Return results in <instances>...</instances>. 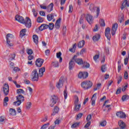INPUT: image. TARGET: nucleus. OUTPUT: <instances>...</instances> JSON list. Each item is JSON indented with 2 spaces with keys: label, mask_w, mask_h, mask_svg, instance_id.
<instances>
[{
  "label": "nucleus",
  "mask_w": 129,
  "mask_h": 129,
  "mask_svg": "<svg viewBox=\"0 0 129 129\" xmlns=\"http://www.w3.org/2000/svg\"><path fill=\"white\" fill-rule=\"evenodd\" d=\"M32 12L33 13V16H34V17L35 18H36L37 17V15L38 13H37V11H36V9H33L32 10Z\"/></svg>",
  "instance_id": "3c124183"
},
{
  "label": "nucleus",
  "mask_w": 129,
  "mask_h": 129,
  "mask_svg": "<svg viewBox=\"0 0 129 129\" xmlns=\"http://www.w3.org/2000/svg\"><path fill=\"white\" fill-rule=\"evenodd\" d=\"M105 36H106L108 40H110L111 37V35L110 34V28L107 27L105 31Z\"/></svg>",
  "instance_id": "f8f14e48"
},
{
  "label": "nucleus",
  "mask_w": 129,
  "mask_h": 129,
  "mask_svg": "<svg viewBox=\"0 0 129 129\" xmlns=\"http://www.w3.org/2000/svg\"><path fill=\"white\" fill-rule=\"evenodd\" d=\"M89 9L91 12H92V13H93L95 11V10H96V13H97L96 18H98V16H99V13H100V9H99L98 7H95L94 6V5L93 4H91L90 5Z\"/></svg>",
  "instance_id": "423d86ee"
},
{
  "label": "nucleus",
  "mask_w": 129,
  "mask_h": 129,
  "mask_svg": "<svg viewBox=\"0 0 129 129\" xmlns=\"http://www.w3.org/2000/svg\"><path fill=\"white\" fill-rule=\"evenodd\" d=\"M26 109H31V107H32V102H28L26 104Z\"/></svg>",
  "instance_id": "f704fd0d"
},
{
  "label": "nucleus",
  "mask_w": 129,
  "mask_h": 129,
  "mask_svg": "<svg viewBox=\"0 0 129 129\" xmlns=\"http://www.w3.org/2000/svg\"><path fill=\"white\" fill-rule=\"evenodd\" d=\"M54 7V5L53 3H51L46 8V11L48 13H50L53 11V8Z\"/></svg>",
  "instance_id": "412c9836"
},
{
  "label": "nucleus",
  "mask_w": 129,
  "mask_h": 129,
  "mask_svg": "<svg viewBox=\"0 0 129 129\" xmlns=\"http://www.w3.org/2000/svg\"><path fill=\"white\" fill-rule=\"evenodd\" d=\"M89 67H90V64H89V63L88 62H84L83 63V68H89Z\"/></svg>",
  "instance_id": "79ce46f5"
},
{
  "label": "nucleus",
  "mask_w": 129,
  "mask_h": 129,
  "mask_svg": "<svg viewBox=\"0 0 129 129\" xmlns=\"http://www.w3.org/2000/svg\"><path fill=\"white\" fill-rule=\"evenodd\" d=\"M91 117H92L91 115H88L86 118L87 121L88 122L90 121V119H91Z\"/></svg>",
  "instance_id": "052dcab7"
},
{
  "label": "nucleus",
  "mask_w": 129,
  "mask_h": 129,
  "mask_svg": "<svg viewBox=\"0 0 129 129\" xmlns=\"http://www.w3.org/2000/svg\"><path fill=\"white\" fill-rule=\"evenodd\" d=\"M27 88L29 92L27 94L28 96H32V94L33 93V89L32 88H31V87H28Z\"/></svg>",
  "instance_id": "2f4dec72"
},
{
  "label": "nucleus",
  "mask_w": 129,
  "mask_h": 129,
  "mask_svg": "<svg viewBox=\"0 0 129 129\" xmlns=\"http://www.w3.org/2000/svg\"><path fill=\"white\" fill-rule=\"evenodd\" d=\"M106 121L103 120L100 122V125H101V126H105V125H106Z\"/></svg>",
  "instance_id": "5fc2aeb1"
},
{
  "label": "nucleus",
  "mask_w": 129,
  "mask_h": 129,
  "mask_svg": "<svg viewBox=\"0 0 129 129\" xmlns=\"http://www.w3.org/2000/svg\"><path fill=\"white\" fill-rule=\"evenodd\" d=\"M17 100H18V101H21V102H23L24 100H25V99L24 98V96L22 95H19L16 97Z\"/></svg>",
  "instance_id": "a878e982"
},
{
  "label": "nucleus",
  "mask_w": 129,
  "mask_h": 129,
  "mask_svg": "<svg viewBox=\"0 0 129 129\" xmlns=\"http://www.w3.org/2000/svg\"><path fill=\"white\" fill-rule=\"evenodd\" d=\"M35 63L37 67H41L43 63H44V60L43 59L38 58L36 60Z\"/></svg>",
  "instance_id": "4468645a"
},
{
  "label": "nucleus",
  "mask_w": 129,
  "mask_h": 129,
  "mask_svg": "<svg viewBox=\"0 0 129 129\" xmlns=\"http://www.w3.org/2000/svg\"><path fill=\"white\" fill-rule=\"evenodd\" d=\"M40 7L41 9H42L43 10H47V6L43 5H40Z\"/></svg>",
  "instance_id": "0e129e2a"
},
{
  "label": "nucleus",
  "mask_w": 129,
  "mask_h": 129,
  "mask_svg": "<svg viewBox=\"0 0 129 129\" xmlns=\"http://www.w3.org/2000/svg\"><path fill=\"white\" fill-rule=\"evenodd\" d=\"M49 28V26L47 24H42L39 27V31H43L44 30H46V29H48Z\"/></svg>",
  "instance_id": "aec40b11"
},
{
  "label": "nucleus",
  "mask_w": 129,
  "mask_h": 129,
  "mask_svg": "<svg viewBox=\"0 0 129 129\" xmlns=\"http://www.w3.org/2000/svg\"><path fill=\"white\" fill-rule=\"evenodd\" d=\"M90 124H91V122L89 121L88 122L86 125L84 126L85 128H87L88 127H89Z\"/></svg>",
  "instance_id": "6e6d98bb"
},
{
  "label": "nucleus",
  "mask_w": 129,
  "mask_h": 129,
  "mask_svg": "<svg viewBox=\"0 0 129 129\" xmlns=\"http://www.w3.org/2000/svg\"><path fill=\"white\" fill-rule=\"evenodd\" d=\"M61 22V19L59 18L57 20H56L55 24V27L56 29H59L60 28V23Z\"/></svg>",
  "instance_id": "c85d7f7f"
},
{
  "label": "nucleus",
  "mask_w": 129,
  "mask_h": 129,
  "mask_svg": "<svg viewBox=\"0 0 129 129\" xmlns=\"http://www.w3.org/2000/svg\"><path fill=\"white\" fill-rule=\"evenodd\" d=\"M4 106H7V105H8V102L9 101V97H6L5 98H4Z\"/></svg>",
  "instance_id": "c9c22d12"
},
{
  "label": "nucleus",
  "mask_w": 129,
  "mask_h": 129,
  "mask_svg": "<svg viewBox=\"0 0 129 129\" xmlns=\"http://www.w3.org/2000/svg\"><path fill=\"white\" fill-rule=\"evenodd\" d=\"M73 12V6L72 5H70L69 13H71Z\"/></svg>",
  "instance_id": "13d9d810"
},
{
  "label": "nucleus",
  "mask_w": 129,
  "mask_h": 129,
  "mask_svg": "<svg viewBox=\"0 0 129 129\" xmlns=\"http://www.w3.org/2000/svg\"><path fill=\"white\" fill-rule=\"evenodd\" d=\"M57 101H58V97L57 96V95H53L51 96L50 106L53 107V106H54V105L57 103Z\"/></svg>",
  "instance_id": "0eeeda50"
},
{
  "label": "nucleus",
  "mask_w": 129,
  "mask_h": 129,
  "mask_svg": "<svg viewBox=\"0 0 129 129\" xmlns=\"http://www.w3.org/2000/svg\"><path fill=\"white\" fill-rule=\"evenodd\" d=\"M116 115L118 117H120V118H125V117H126V115L125 113L120 111L117 112L116 113Z\"/></svg>",
  "instance_id": "2eb2a0df"
},
{
  "label": "nucleus",
  "mask_w": 129,
  "mask_h": 129,
  "mask_svg": "<svg viewBox=\"0 0 129 129\" xmlns=\"http://www.w3.org/2000/svg\"><path fill=\"white\" fill-rule=\"evenodd\" d=\"M74 66H75V62L74 61L73 59H72L69 63V70H72V69L74 68Z\"/></svg>",
  "instance_id": "6ab92c4d"
},
{
  "label": "nucleus",
  "mask_w": 129,
  "mask_h": 129,
  "mask_svg": "<svg viewBox=\"0 0 129 129\" xmlns=\"http://www.w3.org/2000/svg\"><path fill=\"white\" fill-rule=\"evenodd\" d=\"M101 70L103 73L105 72V71H106V64H103L101 66Z\"/></svg>",
  "instance_id": "e433bc0d"
},
{
  "label": "nucleus",
  "mask_w": 129,
  "mask_h": 129,
  "mask_svg": "<svg viewBox=\"0 0 129 129\" xmlns=\"http://www.w3.org/2000/svg\"><path fill=\"white\" fill-rule=\"evenodd\" d=\"M79 56V52L77 53L76 55L74 56L73 58V61L78 64V65H81V64L83 63V60L82 58H77V56Z\"/></svg>",
  "instance_id": "39448f33"
},
{
  "label": "nucleus",
  "mask_w": 129,
  "mask_h": 129,
  "mask_svg": "<svg viewBox=\"0 0 129 129\" xmlns=\"http://www.w3.org/2000/svg\"><path fill=\"white\" fill-rule=\"evenodd\" d=\"M121 80H122V77H121V76H119L117 80L118 84H119V83L121 82Z\"/></svg>",
  "instance_id": "4d7b16f0"
},
{
  "label": "nucleus",
  "mask_w": 129,
  "mask_h": 129,
  "mask_svg": "<svg viewBox=\"0 0 129 129\" xmlns=\"http://www.w3.org/2000/svg\"><path fill=\"white\" fill-rule=\"evenodd\" d=\"M60 119H57L56 120H55L54 121V124H55V125H57V124H59L60 122Z\"/></svg>",
  "instance_id": "bf43d9fd"
},
{
  "label": "nucleus",
  "mask_w": 129,
  "mask_h": 129,
  "mask_svg": "<svg viewBox=\"0 0 129 129\" xmlns=\"http://www.w3.org/2000/svg\"><path fill=\"white\" fill-rule=\"evenodd\" d=\"M65 82V78L61 77L59 81L56 83V87L58 89L59 91H61L62 88L64 87V83Z\"/></svg>",
  "instance_id": "f03ea898"
},
{
  "label": "nucleus",
  "mask_w": 129,
  "mask_h": 129,
  "mask_svg": "<svg viewBox=\"0 0 129 129\" xmlns=\"http://www.w3.org/2000/svg\"><path fill=\"white\" fill-rule=\"evenodd\" d=\"M9 113L10 115L12 116H15V115H17V112H16V110L15 109L10 108L9 110Z\"/></svg>",
  "instance_id": "4be33fe9"
},
{
  "label": "nucleus",
  "mask_w": 129,
  "mask_h": 129,
  "mask_svg": "<svg viewBox=\"0 0 129 129\" xmlns=\"http://www.w3.org/2000/svg\"><path fill=\"white\" fill-rule=\"evenodd\" d=\"M5 120H6V118H5V117L4 116L0 117V123H4Z\"/></svg>",
  "instance_id": "09e8293b"
},
{
  "label": "nucleus",
  "mask_w": 129,
  "mask_h": 129,
  "mask_svg": "<svg viewBox=\"0 0 129 129\" xmlns=\"http://www.w3.org/2000/svg\"><path fill=\"white\" fill-rule=\"evenodd\" d=\"M6 45H7V46L8 47H13V46H14V43H12V40H6Z\"/></svg>",
  "instance_id": "72a5a7b5"
},
{
  "label": "nucleus",
  "mask_w": 129,
  "mask_h": 129,
  "mask_svg": "<svg viewBox=\"0 0 129 129\" xmlns=\"http://www.w3.org/2000/svg\"><path fill=\"white\" fill-rule=\"evenodd\" d=\"M51 65L54 68H58V67H59V62L57 60H54L52 62Z\"/></svg>",
  "instance_id": "393cba45"
},
{
  "label": "nucleus",
  "mask_w": 129,
  "mask_h": 129,
  "mask_svg": "<svg viewBox=\"0 0 129 129\" xmlns=\"http://www.w3.org/2000/svg\"><path fill=\"white\" fill-rule=\"evenodd\" d=\"M32 80L33 81H38L39 80V74H38V71L37 70H34L32 72Z\"/></svg>",
  "instance_id": "1a4fd4ad"
},
{
  "label": "nucleus",
  "mask_w": 129,
  "mask_h": 129,
  "mask_svg": "<svg viewBox=\"0 0 129 129\" xmlns=\"http://www.w3.org/2000/svg\"><path fill=\"white\" fill-rule=\"evenodd\" d=\"M118 27V24L117 23H114L113 24L111 30V34L112 36H114V35H115V33H116V30H117Z\"/></svg>",
  "instance_id": "9b49d317"
},
{
  "label": "nucleus",
  "mask_w": 129,
  "mask_h": 129,
  "mask_svg": "<svg viewBox=\"0 0 129 129\" xmlns=\"http://www.w3.org/2000/svg\"><path fill=\"white\" fill-rule=\"evenodd\" d=\"M53 111H55V112L58 113V112L59 111V108H58V107H55L53 110Z\"/></svg>",
  "instance_id": "774afa93"
},
{
  "label": "nucleus",
  "mask_w": 129,
  "mask_h": 129,
  "mask_svg": "<svg viewBox=\"0 0 129 129\" xmlns=\"http://www.w3.org/2000/svg\"><path fill=\"white\" fill-rule=\"evenodd\" d=\"M48 28H49V29L50 30H53V29H54V24L49 23L48 25Z\"/></svg>",
  "instance_id": "49530a36"
},
{
  "label": "nucleus",
  "mask_w": 129,
  "mask_h": 129,
  "mask_svg": "<svg viewBox=\"0 0 129 129\" xmlns=\"http://www.w3.org/2000/svg\"><path fill=\"white\" fill-rule=\"evenodd\" d=\"M119 126H120V128L124 129L125 128V123H124L123 121L120 120L118 122Z\"/></svg>",
  "instance_id": "5701e85b"
},
{
  "label": "nucleus",
  "mask_w": 129,
  "mask_h": 129,
  "mask_svg": "<svg viewBox=\"0 0 129 129\" xmlns=\"http://www.w3.org/2000/svg\"><path fill=\"white\" fill-rule=\"evenodd\" d=\"M100 87H101V84L100 83L98 84L97 85V87L94 89V91H96L98 89H100Z\"/></svg>",
  "instance_id": "864d4df0"
},
{
  "label": "nucleus",
  "mask_w": 129,
  "mask_h": 129,
  "mask_svg": "<svg viewBox=\"0 0 129 129\" xmlns=\"http://www.w3.org/2000/svg\"><path fill=\"white\" fill-rule=\"evenodd\" d=\"M92 39L94 42H96V41H98L100 39V35L99 34H96L93 37Z\"/></svg>",
  "instance_id": "c756f323"
},
{
  "label": "nucleus",
  "mask_w": 129,
  "mask_h": 129,
  "mask_svg": "<svg viewBox=\"0 0 129 129\" xmlns=\"http://www.w3.org/2000/svg\"><path fill=\"white\" fill-rule=\"evenodd\" d=\"M88 77V73L87 72H80L78 74V78L80 79H85Z\"/></svg>",
  "instance_id": "9d476101"
},
{
  "label": "nucleus",
  "mask_w": 129,
  "mask_h": 129,
  "mask_svg": "<svg viewBox=\"0 0 129 129\" xmlns=\"http://www.w3.org/2000/svg\"><path fill=\"white\" fill-rule=\"evenodd\" d=\"M26 52L28 55H32V54H33V50L30 48H27Z\"/></svg>",
  "instance_id": "a19ab883"
},
{
  "label": "nucleus",
  "mask_w": 129,
  "mask_h": 129,
  "mask_svg": "<svg viewBox=\"0 0 129 129\" xmlns=\"http://www.w3.org/2000/svg\"><path fill=\"white\" fill-rule=\"evenodd\" d=\"M48 120V116L45 115L44 117H42L41 119V122H45Z\"/></svg>",
  "instance_id": "ea45409f"
},
{
  "label": "nucleus",
  "mask_w": 129,
  "mask_h": 129,
  "mask_svg": "<svg viewBox=\"0 0 129 129\" xmlns=\"http://www.w3.org/2000/svg\"><path fill=\"white\" fill-rule=\"evenodd\" d=\"M124 19V17H123V15H121L118 19V21L120 23H122L123 20Z\"/></svg>",
  "instance_id": "de8ad7c7"
},
{
  "label": "nucleus",
  "mask_w": 129,
  "mask_h": 129,
  "mask_svg": "<svg viewBox=\"0 0 129 129\" xmlns=\"http://www.w3.org/2000/svg\"><path fill=\"white\" fill-rule=\"evenodd\" d=\"M3 90L5 95L7 96L9 94V92H10V87L9 86V84L8 83H5L4 84L3 86Z\"/></svg>",
  "instance_id": "6e6552de"
},
{
  "label": "nucleus",
  "mask_w": 129,
  "mask_h": 129,
  "mask_svg": "<svg viewBox=\"0 0 129 129\" xmlns=\"http://www.w3.org/2000/svg\"><path fill=\"white\" fill-rule=\"evenodd\" d=\"M100 26L102 27H104L105 26V23L104 22V20L103 19H101L100 21Z\"/></svg>",
  "instance_id": "603ef678"
},
{
  "label": "nucleus",
  "mask_w": 129,
  "mask_h": 129,
  "mask_svg": "<svg viewBox=\"0 0 129 129\" xmlns=\"http://www.w3.org/2000/svg\"><path fill=\"white\" fill-rule=\"evenodd\" d=\"M14 38H15V36L11 33H9L6 35V40H8V42H9V41H12Z\"/></svg>",
  "instance_id": "f3484780"
},
{
  "label": "nucleus",
  "mask_w": 129,
  "mask_h": 129,
  "mask_svg": "<svg viewBox=\"0 0 129 129\" xmlns=\"http://www.w3.org/2000/svg\"><path fill=\"white\" fill-rule=\"evenodd\" d=\"M47 19L49 22H51V20L54 19V15L53 14L48 15L47 16Z\"/></svg>",
  "instance_id": "473e14b6"
},
{
  "label": "nucleus",
  "mask_w": 129,
  "mask_h": 129,
  "mask_svg": "<svg viewBox=\"0 0 129 129\" xmlns=\"http://www.w3.org/2000/svg\"><path fill=\"white\" fill-rule=\"evenodd\" d=\"M124 77L125 79H127V78H128V74H127V72H125L124 74Z\"/></svg>",
  "instance_id": "69168bd1"
},
{
  "label": "nucleus",
  "mask_w": 129,
  "mask_h": 129,
  "mask_svg": "<svg viewBox=\"0 0 129 129\" xmlns=\"http://www.w3.org/2000/svg\"><path fill=\"white\" fill-rule=\"evenodd\" d=\"M61 55H62V53L61 52H57L56 53V57L58 59H59V63L62 62V61L63 60V58H62V57H61Z\"/></svg>",
  "instance_id": "bb28decb"
},
{
  "label": "nucleus",
  "mask_w": 129,
  "mask_h": 129,
  "mask_svg": "<svg viewBox=\"0 0 129 129\" xmlns=\"http://www.w3.org/2000/svg\"><path fill=\"white\" fill-rule=\"evenodd\" d=\"M49 125H50V123L48 122L47 123L44 124L41 127V129H46L48 127V126H49Z\"/></svg>",
  "instance_id": "37998d69"
},
{
  "label": "nucleus",
  "mask_w": 129,
  "mask_h": 129,
  "mask_svg": "<svg viewBox=\"0 0 129 129\" xmlns=\"http://www.w3.org/2000/svg\"><path fill=\"white\" fill-rule=\"evenodd\" d=\"M45 67H42L39 69L38 75L40 77H42L44 75V72H45Z\"/></svg>",
  "instance_id": "a211bd4d"
},
{
  "label": "nucleus",
  "mask_w": 129,
  "mask_h": 129,
  "mask_svg": "<svg viewBox=\"0 0 129 129\" xmlns=\"http://www.w3.org/2000/svg\"><path fill=\"white\" fill-rule=\"evenodd\" d=\"M99 58V55H98V54L95 55L93 57V59H94V61H95V62H96V60H97V59H98Z\"/></svg>",
  "instance_id": "e2e57ef3"
},
{
  "label": "nucleus",
  "mask_w": 129,
  "mask_h": 129,
  "mask_svg": "<svg viewBox=\"0 0 129 129\" xmlns=\"http://www.w3.org/2000/svg\"><path fill=\"white\" fill-rule=\"evenodd\" d=\"M33 42L36 44L38 45V43H39V37L37 35H34L33 36Z\"/></svg>",
  "instance_id": "b1692460"
},
{
  "label": "nucleus",
  "mask_w": 129,
  "mask_h": 129,
  "mask_svg": "<svg viewBox=\"0 0 129 129\" xmlns=\"http://www.w3.org/2000/svg\"><path fill=\"white\" fill-rule=\"evenodd\" d=\"M37 22V23H43V22H44V19L42 17H38Z\"/></svg>",
  "instance_id": "c03bdc74"
},
{
  "label": "nucleus",
  "mask_w": 129,
  "mask_h": 129,
  "mask_svg": "<svg viewBox=\"0 0 129 129\" xmlns=\"http://www.w3.org/2000/svg\"><path fill=\"white\" fill-rule=\"evenodd\" d=\"M126 7H129V1L128 2L127 0H124V1L122 3L121 10L122 11V10L125 9Z\"/></svg>",
  "instance_id": "dca6fc26"
},
{
  "label": "nucleus",
  "mask_w": 129,
  "mask_h": 129,
  "mask_svg": "<svg viewBox=\"0 0 129 129\" xmlns=\"http://www.w3.org/2000/svg\"><path fill=\"white\" fill-rule=\"evenodd\" d=\"M86 19L90 25L93 24V16H92L91 15L87 14L86 16Z\"/></svg>",
  "instance_id": "ddd939ff"
},
{
  "label": "nucleus",
  "mask_w": 129,
  "mask_h": 129,
  "mask_svg": "<svg viewBox=\"0 0 129 129\" xmlns=\"http://www.w3.org/2000/svg\"><path fill=\"white\" fill-rule=\"evenodd\" d=\"M82 115H83V113H80L77 115V117L76 118V119L78 120L80 119L81 117H82Z\"/></svg>",
  "instance_id": "8fccbe9b"
},
{
  "label": "nucleus",
  "mask_w": 129,
  "mask_h": 129,
  "mask_svg": "<svg viewBox=\"0 0 129 129\" xmlns=\"http://www.w3.org/2000/svg\"><path fill=\"white\" fill-rule=\"evenodd\" d=\"M81 86L85 90L89 89L92 87V82L90 81H84L81 83Z\"/></svg>",
  "instance_id": "20e7f679"
},
{
  "label": "nucleus",
  "mask_w": 129,
  "mask_h": 129,
  "mask_svg": "<svg viewBox=\"0 0 129 129\" xmlns=\"http://www.w3.org/2000/svg\"><path fill=\"white\" fill-rule=\"evenodd\" d=\"M74 105H75V110L76 111H79L81 107V103L79 102V98L78 96H74Z\"/></svg>",
  "instance_id": "7ed1b4c3"
},
{
  "label": "nucleus",
  "mask_w": 129,
  "mask_h": 129,
  "mask_svg": "<svg viewBox=\"0 0 129 129\" xmlns=\"http://www.w3.org/2000/svg\"><path fill=\"white\" fill-rule=\"evenodd\" d=\"M17 93L18 94H24L25 93V91L22 89H19L17 90Z\"/></svg>",
  "instance_id": "58836bf2"
},
{
  "label": "nucleus",
  "mask_w": 129,
  "mask_h": 129,
  "mask_svg": "<svg viewBox=\"0 0 129 129\" xmlns=\"http://www.w3.org/2000/svg\"><path fill=\"white\" fill-rule=\"evenodd\" d=\"M79 122H76L73 124L71 126L72 128H76L78 126H79Z\"/></svg>",
  "instance_id": "4c0bfd02"
},
{
  "label": "nucleus",
  "mask_w": 129,
  "mask_h": 129,
  "mask_svg": "<svg viewBox=\"0 0 129 129\" xmlns=\"http://www.w3.org/2000/svg\"><path fill=\"white\" fill-rule=\"evenodd\" d=\"M15 20L21 24H23V25H25L26 28H31V27H32V22H31V19H30L28 17H26L25 20L24 17L20 15H16L15 16Z\"/></svg>",
  "instance_id": "f257e3e1"
},
{
  "label": "nucleus",
  "mask_w": 129,
  "mask_h": 129,
  "mask_svg": "<svg viewBox=\"0 0 129 129\" xmlns=\"http://www.w3.org/2000/svg\"><path fill=\"white\" fill-rule=\"evenodd\" d=\"M85 51H86V49L85 48H83L80 52V55H82L83 54H84V53H85Z\"/></svg>",
  "instance_id": "680f3d73"
},
{
  "label": "nucleus",
  "mask_w": 129,
  "mask_h": 129,
  "mask_svg": "<svg viewBox=\"0 0 129 129\" xmlns=\"http://www.w3.org/2000/svg\"><path fill=\"white\" fill-rule=\"evenodd\" d=\"M26 32H27V29H23L20 31V37H24L26 36Z\"/></svg>",
  "instance_id": "7c9ffc66"
},
{
  "label": "nucleus",
  "mask_w": 129,
  "mask_h": 129,
  "mask_svg": "<svg viewBox=\"0 0 129 129\" xmlns=\"http://www.w3.org/2000/svg\"><path fill=\"white\" fill-rule=\"evenodd\" d=\"M85 45V41L84 40H82L80 41L78 44V48H82Z\"/></svg>",
  "instance_id": "cd10ccee"
},
{
  "label": "nucleus",
  "mask_w": 129,
  "mask_h": 129,
  "mask_svg": "<svg viewBox=\"0 0 129 129\" xmlns=\"http://www.w3.org/2000/svg\"><path fill=\"white\" fill-rule=\"evenodd\" d=\"M128 85H125V86L123 87L122 88V91L124 92L125 90H126V88H127Z\"/></svg>",
  "instance_id": "338daca9"
},
{
  "label": "nucleus",
  "mask_w": 129,
  "mask_h": 129,
  "mask_svg": "<svg viewBox=\"0 0 129 129\" xmlns=\"http://www.w3.org/2000/svg\"><path fill=\"white\" fill-rule=\"evenodd\" d=\"M21 103H22V102L18 100L14 102V105H16V106H19V105H21Z\"/></svg>",
  "instance_id": "a18cd8bd"
}]
</instances>
